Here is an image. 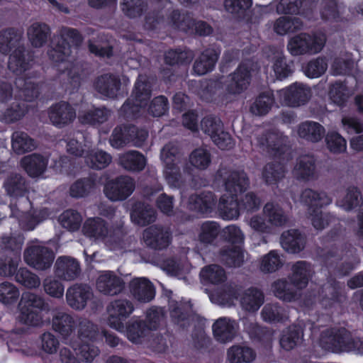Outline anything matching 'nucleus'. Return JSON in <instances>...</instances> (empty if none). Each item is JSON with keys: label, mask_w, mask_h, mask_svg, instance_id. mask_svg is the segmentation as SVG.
Wrapping results in <instances>:
<instances>
[{"label": "nucleus", "mask_w": 363, "mask_h": 363, "mask_svg": "<svg viewBox=\"0 0 363 363\" xmlns=\"http://www.w3.org/2000/svg\"><path fill=\"white\" fill-rule=\"evenodd\" d=\"M60 38L62 42L59 40L54 48L48 50V57L60 71H67V75L74 86L79 85L81 79L79 68L67 58L71 52V46L77 45L82 40L81 36L76 30L65 28L60 30Z\"/></svg>", "instance_id": "obj_2"}, {"label": "nucleus", "mask_w": 363, "mask_h": 363, "mask_svg": "<svg viewBox=\"0 0 363 363\" xmlns=\"http://www.w3.org/2000/svg\"><path fill=\"white\" fill-rule=\"evenodd\" d=\"M201 128L219 148L226 150L233 146V139L228 133L223 130V125L219 118L206 117L201 121Z\"/></svg>", "instance_id": "obj_13"}, {"label": "nucleus", "mask_w": 363, "mask_h": 363, "mask_svg": "<svg viewBox=\"0 0 363 363\" xmlns=\"http://www.w3.org/2000/svg\"><path fill=\"white\" fill-rule=\"evenodd\" d=\"M91 289L86 285H74L66 293L67 304L74 310H82L92 298Z\"/></svg>", "instance_id": "obj_24"}, {"label": "nucleus", "mask_w": 363, "mask_h": 363, "mask_svg": "<svg viewBox=\"0 0 363 363\" xmlns=\"http://www.w3.org/2000/svg\"><path fill=\"white\" fill-rule=\"evenodd\" d=\"M354 66V62L350 53H344L334 58L331 63L330 71L334 75H343L350 73Z\"/></svg>", "instance_id": "obj_56"}, {"label": "nucleus", "mask_w": 363, "mask_h": 363, "mask_svg": "<svg viewBox=\"0 0 363 363\" xmlns=\"http://www.w3.org/2000/svg\"><path fill=\"white\" fill-rule=\"evenodd\" d=\"M162 268L169 274L175 276L179 279L184 277L189 272V264L185 261H177L174 259L165 261L162 265Z\"/></svg>", "instance_id": "obj_63"}, {"label": "nucleus", "mask_w": 363, "mask_h": 363, "mask_svg": "<svg viewBox=\"0 0 363 363\" xmlns=\"http://www.w3.org/2000/svg\"><path fill=\"white\" fill-rule=\"evenodd\" d=\"M4 186L11 196H21L27 190L25 179L17 174L10 175L5 181Z\"/></svg>", "instance_id": "obj_54"}, {"label": "nucleus", "mask_w": 363, "mask_h": 363, "mask_svg": "<svg viewBox=\"0 0 363 363\" xmlns=\"http://www.w3.org/2000/svg\"><path fill=\"white\" fill-rule=\"evenodd\" d=\"M362 202L361 193L357 187L350 186L346 189L345 194L342 199H339L336 201V205L350 211L359 206Z\"/></svg>", "instance_id": "obj_50"}, {"label": "nucleus", "mask_w": 363, "mask_h": 363, "mask_svg": "<svg viewBox=\"0 0 363 363\" xmlns=\"http://www.w3.org/2000/svg\"><path fill=\"white\" fill-rule=\"evenodd\" d=\"M20 296L18 288L13 284L4 281L0 284V302L6 306L13 304Z\"/></svg>", "instance_id": "obj_60"}, {"label": "nucleus", "mask_w": 363, "mask_h": 363, "mask_svg": "<svg viewBox=\"0 0 363 363\" xmlns=\"http://www.w3.org/2000/svg\"><path fill=\"white\" fill-rule=\"evenodd\" d=\"M118 164L126 170L140 172L145 167L147 160L140 152L131 150L119 155Z\"/></svg>", "instance_id": "obj_35"}, {"label": "nucleus", "mask_w": 363, "mask_h": 363, "mask_svg": "<svg viewBox=\"0 0 363 363\" xmlns=\"http://www.w3.org/2000/svg\"><path fill=\"white\" fill-rule=\"evenodd\" d=\"M133 309L132 303L127 300L119 299L111 302L107 308L109 326L119 332H124L123 321L132 313Z\"/></svg>", "instance_id": "obj_17"}, {"label": "nucleus", "mask_w": 363, "mask_h": 363, "mask_svg": "<svg viewBox=\"0 0 363 363\" xmlns=\"http://www.w3.org/2000/svg\"><path fill=\"white\" fill-rule=\"evenodd\" d=\"M307 0H280L277 6L279 13H299L308 20H315L316 16L311 9H301L306 6Z\"/></svg>", "instance_id": "obj_34"}, {"label": "nucleus", "mask_w": 363, "mask_h": 363, "mask_svg": "<svg viewBox=\"0 0 363 363\" xmlns=\"http://www.w3.org/2000/svg\"><path fill=\"white\" fill-rule=\"evenodd\" d=\"M177 147L173 144L166 145L161 150V160L164 164V177L170 186L179 187L183 182V177L178 164Z\"/></svg>", "instance_id": "obj_10"}, {"label": "nucleus", "mask_w": 363, "mask_h": 363, "mask_svg": "<svg viewBox=\"0 0 363 363\" xmlns=\"http://www.w3.org/2000/svg\"><path fill=\"white\" fill-rule=\"evenodd\" d=\"M264 301L262 293L256 289L245 290L240 298L242 308L248 311H255L259 308Z\"/></svg>", "instance_id": "obj_49"}, {"label": "nucleus", "mask_w": 363, "mask_h": 363, "mask_svg": "<svg viewBox=\"0 0 363 363\" xmlns=\"http://www.w3.org/2000/svg\"><path fill=\"white\" fill-rule=\"evenodd\" d=\"M328 96L333 103L341 106L351 96V92L345 84L337 82L330 85Z\"/></svg>", "instance_id": "obj_59"}, {"label": "nucleus", "mask_w": 363, "mask_h": 363, "mask_svg": "<svg viewBox=\"0 0 363 363\" xmlns=\"http://www.w3.org/2000/svg\"><path fill=\"white\" fill-rule=\"evenodd\" d=\"M302 337L303 330L301 327H289L283 332L280 338V345L285 350H293L301 342Z\"/></svg>", "instance_id": "obj_48"}, {"label": "nucleus", "mask_w": 363, "mask_h": 363, "mask_svg": "<svg viewBox=\"0 0 363 363\" xmlns=\"http://www.w3.org/2000/svg\"><path fill=\"white\" fill-rule=\"evenodd\" d=\"M130 291L136 300L143 303L152 301L155 294L153 284L145 277L133 279L130 282Z\"/></svg>", "instance_id": "obj_27"}, {"label": "nucleus", "mask_w": 363, "mask_h": 363, "mask_svg": "<svg viewBox=\"0 0 363 363\" xmlns=\"http://www.w3.org/2000/svg\"><path fill=\"white\" fill-rule=\"evenodd\" d=\"M255 67L252 61L242 62L228 78L225 85L226 91L229 94L236 95L245 91L250 83L251 72Z\"/></svg>", "instance_id": "obj_16"}, {"label": "nucleus", "mask_w": 363, "mask_h": 363, "mask_svg": "<svg viewBox=\"0 0 363 363\" xmlns=\"http://www.w3.org/2000/svg\"><path fill=\"white\" fill-rule=\"evenodd\" d=\"M48 116L51 123L59 128L72 123L77 117L75 109L65 101H60L50 106Z\"/></svg>", "instance_id": "obj_20"}, {"label": "nucleus", "mask_w": 363, "mask_h": 363, "mask_svg": "<svg viewBox=\"0 0 363 363\" xmlns=\"http://www.w3.org/2000/svg\"><path fill=\"white\" fill-rule=\"evenodd\" d=\"M200 277L203 281L212 284H222L227 279L224 269L216 264H211L203 267L200 272Z\"/></svg>", "instance_id": "obj_52"}, {"label": "nucleus", "mask_w": 363, "mask_h": 363, "mask_svg": "<svg viewBox=\"0 0 363 363\" xmlns=\"http://www.w3.org/2000/svg\"><path fill=\"white\" fill-rule=\"evenodd\" d=\"M48 158L40 154H31L23 157L21 165L31 177L41 176L48 167Z\"/></svg>", "instance_id": "obj_29"}, {"label": "nucleus", "mask_w": 363, "mask_h": 363, "mask_svg": "<svg viewBox=\"0 0 363 363\" xmlns=\"http://www.w3.org/2000/svg\"><path fill=\"white\" fill-rule=\"evenodd\" d=\"M23 257L29 266L43 271L51 267L55 255L53 252L47 247L39 242H34L27 247Z\"/></svg>", "instance_id": "obj_11"}, {"label": "nucleus", "mask_w": 363, "mask_h": 363, "mask_svg": "<svg viewBox=\"0 0 363 363\" xmlns=\"http://www.w3.org/2000/svg\"><path fill=\"white\" fill-rule=\"evenodd\" d=\"M58 220L63 228L69 231H75L79 228L82 218L78 212L67 210L60 216Z\"/></svg>", "instance_id": "obj_64"}, {"label": "nucleus", "mask_w": 363, "mask_h": 363, "mask_svg": "<svg viewBox=\"0 0 363 363\" xmlns=\"http://www.w3.org/2000/svg\"><path fill=\"white\" fill-rule=\"evenodd\" d=\"M272 289L277 298L284 301H291L297 296L296 292L291 289V284L284 279L274 281Z\"/></svg>", "instance_id": "obj_58"}, {"label": "nucleus", "mask_w": 363, "mask_h": 363, "mask_svg": "<svg viewBox=\"0 0 363 363\" xmlns=\"http://www.w3.org/2000/svg\"><path fill=\"white\" fill-rule=\"evenodd\" d=\"M152 86L149 78L145 75H139L133 90L131 96L122 106L127 115L135 116L140 109L146 108L147 101L151 96Z\"/></svg>", "instance_id": "obj_7"}, {"label": "nucleus", "mask_w": 363, "mask_h": 363, "mask_svg": "<svg viewBox=\"0 0 363 363\" xmlns=\"http://www.w3.org/2000/svg\"><path fill=\"white\" fill-rule=\"evenodd\" d=\"M262 316L267 322H281L288 318L286 311L275 303L267 304L262 311Z\"/></svg>", "instance_id": "obj_61"}, {"label": "nucleus", "mask_w": 363, "mask_h": 363, "mask_svg": "<svg viewBox=\"0 0 363 363\" xmlns=\"http://www.w3.org/2000/svg\"><path fill=\"white\" fill-rule=\"evenodd\" d=\"M11 146L16 153L21 155L35 150L36 144L27 133L16 131L12 135Z\"/></svg>", "instance_id": "obj_47"}, {"label": "nucleus", "mask_w": 363, "mask_h": 363, "mask_svg": "<svg viewBox=\"0 0 363 363\" xmlns=\"http://www.w3.org/2000/svg\"><path fill=\"white\" fill-rule=\"evenodd\" d=\"M82 232L95 241L103 242L110 250H115L119 244L118 236L108 229L101 218H90L83 225Z\"/></svg>", "instance_id": "obj_9"}, {"label": "nucleus", "mask_w": 363, "mask_h": 363, "mask_svg": "<svg viewBox=\"0 0 363 363\" xmlns=\"http://www.w3.org/2000/svg\"><path fill=\"white\" fill-rule=\"evenodd\" d=\"M325 128L315 121H305L297 128L298 136L308 142L318 143L325 135Z\"/></svg>", "instance_id": "obj_33"}, {"label": "nucleus", "mask_w": 363, "mask_h": 363, "mask_svg": "<svg viewBox=\"0 0 363 363\" xmlns=\"http://www.w3.org/2000/svg\"><path fill=\"white\" fill-rule=\"evenodd\" d=\"M272 60V65L269 72L271 81H274L275 79H282L291 74V69L286 65L281 52H274ZM267 74H269L268 69Z\"/></svg>", "instance_id": "obj_46"}, {"label": "nucleus", "mask_w": 363, "mask_h": 363, "mask_svg": "<svg viewBox=\"0 0 363 363\" xmlns=\"http://www.w3.org/2000/svg\"><path fill=\"white\" fill-rule=\"evenodd\" d=\"M320 343L325 350L335 352L354 351L363 354V340L360 338H352L350 333L343 329L324 332Z\"/></svg>", "instance_id": "obj_5"}, {"label": "nucleus", "mask_w": 363, "mask_h": 363, "mask_svg": "<svg viewBox=\"0 0 363 363\" xmlns=\"http://www.w3.org/2000/svg\"><path fill=\"white\" fill-rule=\"evenodd\" d=\"M220 259L229 267H240L245 261V253L240 247L229 245L220 250Z\"/></svg>", "instance_id": "obj_44"}, {"label": "nucleus", "mask_w": 363, "mask_h": 363, "mask_svg": "<svg viewBox=\"0 0 363 363\" xmlns=\"http://www.w3.org/2000/svg\"><path fill=\"white\" fill-rule=\"evenodd\" d=\"M55 272L56 275L67 281L75 279L81 272L79 262L72 257H60L57 258L55 265Z\"/></svg>", "instance_id": "obj_26"}, {"label": "nucleus", "mask_w": 363, "mask_h": 363, "mask_svg": "<svg viewBox=\"0 0 363 363\" xmlns=\"http://www.w3.org/2000/svg\"><path fill=\"white\" fill-rule=\"evenodd\" d=\"M162 318V315L160 311L150 309L147 313V325H144L138 320H133L129 322L126 328L125 327V331L122 333H125L127 337L131 342L138 343L149 330H154L157 328Z\"/></svg>", "instance_id": "obj_12"}, {"label": "nucleus", "mask_w": 363, "mask_h": 363, "mask_svg": "<svg viewBox=\"0 0 363 363\" xmlns=\"http://www.w3.org/2000/svg\"><path fill=\"white\" fill-rule=\"evenodd\" d=\"M74 351H76L77 356L86 362H91L99 354V349L93 345L84 342V343H77L75 341L69 345Z\"/></svg>", "instance_id": "obj_57"}, {"label": "nucleus", "mask_w": 363, "mask_h": 363, "mask_svg": "<svg viewBox=\"0 0 363 363\" xmlns=\"http://www.w3.org/2000/svg\"><path fill=\"white\" fill-rule=\"evenodd\" d=\"M84 157L88 166L96 169L105 168L112 160L111 155L99 149L86 150Z\"/></svg>", "instance_id": "obj_45"}, {"label": "nucleus", "mask_w": 363, "mask_h": 363, "mask_svg": "<svg viewBox=\"0 0 363 363\" xmlns=\"http://www.w3.org/2000/svg\"><path fill=\"white\" fill-rule=\"evenodd\" d=\"M218 177L222 180L225 193L220 198L218 209L220 216L224 220L237 219L240 215V206L237 201V195L247 189L249 180L242 171L221 169Z\"/></svg>", "instance_id": "obj_1"}, {"label": "nucleus", "mask_w": 363, "mask_h": 363, "mask_svg": "<svg viewBox=\"0 0 363 363\" xmlns=\"http://www.w3.org/2000/svg\"><path fill=\"white\" fill-rule=\"evenodd\" d=\"M284 264V259L279 254L272 250L262 257L260 269L264 272H274L280 268Z\"/></svg>", "instance_id": "obj_62"}, {"label": "nucleus", "mask_w": 363, "mask_h": 363, "mask_svg": "<svg viewBox=\"0 0 363 363\" xmlns=\"http://www.w3.org/2000/svg\"><path fill=\"white\" fill-rule=\"evenodd\" d=\"M311 274V264L305 261H298L292 265L289 279L294 286L301 289L307 286Z\"/></svg>", "instance_id": "obj_32"}, {"label": "nucleus", "mask_w": 363, "mask_h": 363, "mask_svg": "<svg viewBox=\"0 0 363 363\" xmlns=\"http://www.w3.org/2000/svg\"><path fill=\"white\" fill-rule=\"evenodd\" d=\"M303 27V23L297 17L282 16L274 23V30L279 35H285Z\"/></svg>", "instance_id": "obj_53"}, {"label": "nucleus", "mask_w": 363, "mask_h": 363, "mask_svg": "<svg viewBox=\"0 0 363 363\" xmlns=\"http://www.w3.org/2000/svg\"><path fill=\"white\" fill-rule=\"evenodd\" d=\"M218 54L214 49H207L196 59L194 65V72L197 75H203L211 72L218 60Z\"/></svg>", "instance_id": "obj_40"}, {"label": "nucleus", "mask_w": 363, "mask_h": 363, "mask_svg": "<svg viewBox=\"0 0 363 363\" xmlns=\"http://www.w3.org/2000/svg\"><path fill=\"white\" fill-rule=\"evenodd\" d=\"M305 238L297 230H289L283 233L281 244L284 250L290 253H298L305 247Z\"/></svg>", "instance_id": "obj_38"}, {"label": "nucleus", "mask_w": 363, "mask_h": 363, "mask_svg": "<svg viewBox=\"0 0 363 363\" xmlns=\"http://www.w3.org/2000/svg\"><path fill=\"white\" fill-rule=\"evenodd\" d=\"M325 36L322 33L308 34L302 33L292 37L287 49L292 55L316 54L322 50L325 43Z\"/></svg>", "instance_id": "obj_8"}, {"label": "nucleus", "mask_w": 363, "mask_h": 363, "mask_svg": "<svg viewBox=\"0 0 363 363\" xmlns=\"http://www.w3.org/2000/svg\"><path fill=\"white\" fill-rule=\"evenodd\" d=\"M294 177L301 181L315 179L318 176L315 159L312 155H303L298 157L293 169Z\"/></svg>", "instance_id": "obj_21"}, {"label": "nucleus", "mask_w": 363, "mask_h": 363, "mask_svg": "<svg viewBox=\"0 0 363 363\" xmlns=\"http://www.w3.org/2000/svg\"><path fill=\"white\" fill-rule=\"evenodd\" d=\"M79 317H73L64 311H55L52 318V328L58 333L67 345H72L75 337Z\"/></svg>", "instance_id": "obj_15"}, {"label": "nucleus", "mask_w": 363, "mask_h": 363, "mask_svg": "<svg viewBox=\"0 0 363 363\" xmlns=\"http://www.w3.org/2000/svg\"><path fill=\"white\" fill-rule=\"evenodd\" d=\"M278 94L284 104L291 106L303 104L311 96L310 88L302 83L298 82L278 91Z\"/></svg>", "instance_id": "obj_18"}, {"label": "nucleus", "mask_w": 363, "mask_h": 363, "mask_svg": "<svg viewBox=\"0 0 363 363\" xmlns=\"http://www.w3.org/2000/svg\"><path fill=\"white\" fill-rule=\"evenodd\" d=\"M212 328L215 338L220 342L226 343L237 335L239 325L234 320L223 317L216 320Z\"/></svg>", "instance_id": "obj_22"}, {"label": "nucleus", "mask_w": 363, "mask_h": 363, "mask_svg": "<svg viewBox=\"0 0 363 363\" xmlns=\"http://www.w3.org/2000/svg\"><path fill=\"white\" fill-rule=\"evenodd\" d=\"M220 233L219 225L215 221H206L200 226L196 247L202 249L211 244Z\"/></svg>", "instance_id": "obj_36"}, {"label": "nucleus", "mask_w": 363, "mask_h": 363, "mask_svg": "<svg viewBox=\"0 0 363 363\" xmlns=\"http://www.w3.org/2000/svg\"><path fill=\"white\" fill-rule=\"evenodd\" d=\"M109 111L106 108H88L83 107L79 112L78 118L83 124L94 125L105 122L109 116Z\"/></svg>", "instance_id": "obj_43"}, {"label": "nucleus", "mask_w": 363, "mask_h": 363, "mask_svg": "<svg viewBox=\"0 0 363 363\" xmlns=\"http://www.w3.org/2000/svg\"><path fill=\"white\" fill-rule=\"evenodd\" d=\"M216 198L211 192L192 195L187 201V208L202 214H208L216 208Z\"/></svg>", "instance_id": "obj_28"}, {"label": "nucleus", "mask_w": 363, "mask_h": 363, "mask_svg": "<svg viewBox=\"0 0 363 363\" xmlns=\"http://www.w3.org/2000/svg\"><path fill=\"white\" fill-rule=\"evenodd\" d=\"M76 330L77 337L82 342L96 341L100 335L97 325L83 317L78 318Z\"/></svg>", "instance_id": "obj_42"}, {"label": "nucleus", "mask_w": 363, "mask_h": 363, "mask_svg": "<svg viewBox=\"0 0 363 363\" xmlns=\"http://www.w3.org/2000/svg\"><path fill=\"white\" fill-rule=\"evenodd\" d=\"M11 216L17 218L19 225L25 230H32L48 216L47 210H34L27 198H21L11 205Z\"/></svg>", "instance_id": "obj_6"}, {"label": "nucleus", "mask_w": 363, "mask_h": 363, "mask_svg": "<svg viewBox=\"0 0 363 363\" xmlns=\"http://www.w3.org/2000/svg\"><path fill=\"white\" fill-rule=\"evenodd\" d=\"M286 138L277 133H267L257 139V146L263 152L277 156L283 152Z\"/></svg>", "instance_id": "obj_31"}, {"label": "nucleus", "mask_w": 363, "mask_h": 363, "mask_svg": "<svg viewBox=\"0 0 363 363\" xmlns=\"http://www.w3.org/2000/svg\"><path fill=\"white\" fill-rule=\"evenodd\" d=\"M22 32L13 29H6L0 32V52L6 55L11 52L8 67L13 72L21 73L28 67L23 54V48L21 45Z\"/></svg>", "instance_id": "obj_3"}, {"label": "nucleus", "mask_w": 363, "mask_h": 363, "mask_svg": "<svg viewBox=\"0 0 363 363\" xmlns=\"http://www.w3.org/2000/svg\"><path fill=\"white\" fill-rule=\"evenodd\" d=\"M256 354L250 347L235 345L227 350L226 361L228 363H250L255 360Z\"/></svg>", "instance_id": "obj_37"}, {"label": "nucleus", "mask_w": 363, "mask_h": 363, "mask_svg": "<svg viewBox=\"0 0 363 363\" xmlns=\"http://www.w3.org/2000/svg\"><path fill=\"white\" fill-rule=\"evenodd\" d=\"M94 89L101 96L107 98L116 97L121 89V80L114 74H103L94 82Z\"/></svg>", "instance_id": "obj_23"}, {"label": "nucleus", "mask_w": 363, "mask_h": 363, "mask_svg": "<svg viewBox=\"0 0 363 363\" xmlns=\"http://www.w3.org/2000/svg\"><path fill=\"white\" fill-rule=\"evenodd\" d=\"M124 281L113 271H101L96 281L97 290L106 295L114 296L124 288Z\"/></svg>", "instance_id": "obj_19"}, {"label": "nucleus", "mask_w": 363, "mask_h": 363, "mask_svg": "<svg viewBox=\"0 0 363 363\" xmlns=\"http://www.w3.org/2000/svg\"><path fill=\"white\" fill-rule=\"evenodd\" d=\"M48 26L43 23L35 22L27 30V36L31 45L35 48L43 46L50 35Z\"/></svg>", "instance_id": "obj_39"}, {"label": "nucleus", "mask_w": 363, "mask_h": 363, "mask_svg": "<svg viewBox=\"0 0 363 363\" xmlns=\"http://www.w3.org/2000/svg\"><path fill=\"white\" fill-rule=\"evenodd\" d=\"M332 197L325 191H316L311 189L303 190L300 196V202L307 206L308 210L327 206L332 203Z\"/></svg>", "instance_id": "obj_30"}, {"label": "nucleus", "mask_w": 363, "mask_h": 363, "mask_svg": "<svg viewBox=\"0 0 363 363\" xmlns=\"http://www.w3.org/2000/svg\"><path fill=\"white\" fill-rule=\"evenodd\" d=\"M143 239L147 245L159 250L167 247L171 241L169 230L156 225L145 229Z\"/></svg>", "instance_id": "obj_25"}, {"label": "nucleus", "mask_w": 363, "mask_h": 363, "mask_svg": "<svg viewBox=\"0 0 363 363\" xmlns=\"http://www.w3.org/2000/svg\"><path fill=\"white\" fill-rule=\"evenodd\" d=\"M274 104L273 93L267 91L262 93L252 105L251 112L257 116L265 115Z\"/></svg>", "instance_id": "obj_55"}, {"label": "nucleus", "mask_w": 363, "mask_h": 363, "mask_svg": "<svg viewBox=\"0 0 363 363\" xmlns=\"http://www.w3.org/2000/svg\"><path fill=\"white\" fill-rule=\"evenodd\" d=\"M263 213L268 219L270 225L281 226L287 221V217L279 205L274 202H269L263 208Z\"/></svg>", "instance_id": "obj_51"}, {"label": "nucleus", "mask_w": 363, "mask_h": 363, "mask_svg": "<svg viewBox=\"0 0 363 363\" xmlns=\"http://www.w3.org/2000/svg\"><path fill=\"white\" fill-rule=\"evenodd\" d=\"M130 217L133 223L143 226L155 220L156 212L150 205L138 203L135 205Z\"/></svg>", "instance_id": "obj_41"}, {"label": "nucleus", "mask_w": 363, "mask_h": 363, "mask_svg": "<svg viewBox=\"0 0 363 363\" xmlns=\"http://www.w3.org/2000/svg\"><path fill=\"white\" fill-rule=\"evenodd\" d=\"M135 188L133 179L128 176H120L106 182L104 193L111 201H123L133 194Z\"/></svg>", "instance_id": "obj_14"}, {"label": "nucleus", "mask_w": 363, "mask_h": 363, "mask_svg": "<svg viewBox=\"0 0 363 363\" xmlns=\"http://www.w3.org/2000/svg\"><path fill=\"white\" fill-rule=\"evenodd\" d=\"M46 303L40 296L30 291L23 292L18 304V320L28 326L38 327L43 323L41 312Z\"/></svg>", "instance_id": "obj_4"}]
</instances>
